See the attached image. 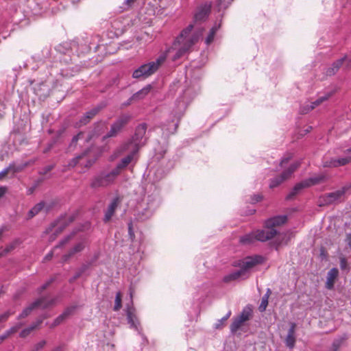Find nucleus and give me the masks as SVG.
<instances>
[{
    "label": "nucleus",
    "mask_w": 351,
    "mask_h": 351,
    "mask_svg": "<svg viewBox=\"0 0 351 351\" xmlns=\"http://www.w3.org/2000/svg\"><path fill=\"white\" fill-rule=\"evenodd\" d=\"M193 25L190 24L184 28L174 40L171 47L160 54L156 61L150 62L139 66L133 73L134 78H146L154 74L165 61L168 53L176 51L172 60L176 61L188 53L191 48L199 40V32H192Z\"/></svg>",
    "instance_id": "f257e3e1"
},
{
    "label": "nucleus",
    "mask_w": 351,
    "mask_h": 351,
    "mask_svg": "<svg viewBox=\"0 0 351 351\" xmlns=\"http://www.w3.org/2000/svg\"><path fill=\"white\" fill-rule=\"evenodd\" d=\"M293 156L291 154H288L287 156L284 157L280 163L281 168H286L279 178H275L271 180L269 184L270 188H274L278 186L285 180L289 179L292 173L300 167V162H294L291 165H288L289 160L292 158Z\"/></svg>",
    "instance_id": "f03ea898"
},
{
    "label": "nucleus",
    "mask_w": 351,
    "mask_h": 351,
    "mask_svg": "<svg viewBox=\"0 0 351 351\" xmlns=\"http://www.w3.org/2000/svg\"><path fill=\"white\" fill-rule=\"evenodd\" d=\"M327 176L324 173L315 175L308 179H306L295 185L292 191L287 195V199L292 198L303 189L324 182L327 180Z\"/></svg>",
    "instance_id": "7ed1b4c3"
},
{
    "label": "nucleus",
    "mask_w": 351,
    "mask_h": 351,
    "mask_svg": "<svg viewBox=\"0 0 351 351\" xmlns=\"http://www.w3.org/2000/svg\"><path fill=\"white\" fill-rule=\"evenodd\" d=\"M351 188L350 185L343 186L334 192L326 193L319 198L320 205L339 204L344 200L345 193Z\"/></svg>",
    "instance_id": "20e7f679"
},
{
    "label": "nucleus",
    "mask_w": 351,
    "mask_h": 351,
    "mask_svg": "<svg viewBox=\"0 0 351 351\" xmlns=\"http://www.w3.org/2000/svg\"><path fill=\"white\" fill-rule=\"evenodd\" d=\"M75 219L74 215H66L59 218L55 223L47 229L46 233L53 232L50 236L49 241H53L56 239L58 234L61 233L63 230Z\"/></svg>",
    "instance_id": "39448f33"
},
{
    "label": "nucleus",
    "mask_w": 351,
    "mask_h": 351,
    "mask_svg": "<svg viewBox=\"0 0 351 351\" xmlns=\"http://www.w3.org/2000/svg\"><path fill=\"white\" fill-rule=\"evenodd\" d=\"M117 176V172L114 170L108 173H101L94 178L90 186L93 188L107 186L114 182Z\"/></svg>",
    "instance_id": "423d86ee"
},
{
    "label": "nucleus",
    "mask_w": 351,
    "mask_h": 351,
    "mask_svg": "<svg viewBox=\"0 0 351 351\" xmlns=\"http://www.w3.org/2000/svg\"><path fill=\"white\" fill-rule=\"evenodd\" d=\"M131 119V116L129 114H123L120 116L116 121H114L111 127L109 132L104 136V139L115 137L122 130V129L128 124Z\"/></svg>",
    "instance_id": "0eeeda50"
},
{
    "label": "nucleus",
    "mask_w": 351,
    "mask_h": 351,
    "mask_svg": "<svg viewBox=\"0 0 351 351\" xmlns=\"http://www.w3.org/2000/svg\"><path fill=\"white\" fill-rule=\"evenodd\" d=\"M147 130V125L145 123H142L138 125L135 130L134 135L132 138V142H129L126 144H125L122 147L121 150L125 151L127 150L129 147V146L132 144V143H134V149H139L140 147L143 146L144 145V142L142 141L143 138L145 136V134L146 133Z\"/></svg>",
    "instance_id": "6e6552de"
},
{
    "label": "nucleus",
    "mask_w": 351,
    "mask_h": 351,
    "mask_svg": "<svg viewBox=\"0 0 351 351\" xmlns=\"http://www.w3.org/2000/svg\"><path fill=\"white\" fill-rule=\"evenodd\" d=\"M56 302V299H51L46 300L45 298H40L35 302H34L32 304H30L28 307L25 308L22 313L19 315L18 319H22L27 317L32 311L36 307H41L43 308H46L49 307L50 306L53 305Z\"/></svg>",
    "instance_id": "1a4fd4ad"
},
{
    "label": "nucleus",
    "mask_w": 351,
    "mask_h": 351,
    "mask_svg": "<svg viewBox=\"0 0 351 351\" xmlns=\"http://www.w3.org/2000/svg\"><path fill=\"white\" fill-rule=\"evenodd\" d=\"M265 258L262 256L256 255L254 256H247L242 261H240L237 266L245 270L247 275L248 271L258 264L264 262Z\"/></svg>",
    "instance_id": "9d476101"
},
{
    "label": "nucleus",
    "mask_w": 351,
    "mask_h": 351,
    "mask_svg": "<svg viewBox=\"0 0 351 351\" xmlns=\"http://www.w3.org/2000/svg\"><path fill=\"white\" fill-rule=\"evenodd\" d=\"M347 156L339 158H331L324 160L322 162L324 167H338L344 166L351 162V147L346 151Z\"/></svg>",
    "instance_id": "9b49d317"
},
{
    "label": "nucleus",
    "mask_w": 351,
    "mask_h": 351,
    "mask_svg": "<svg viewBox=\"0 0 351 351\" xmlns=\"http://www.w3.org/2000/svg\"><path fill=\"white\" fill-rule=\"evenodd\" d=\"M126 317L128 324L130 325V328L140 332L141 330V324L136 316V309L132 305L127 307Z\"/></svg>",
    "instance_id": "f8f14e48"
},
{
    "label": "nucleus",
    "mask_w": 351,
    "mask_h": 351,
    "mask_svg": "<svg viewBox=\"0 0 351 351\" xmlns=\"http://www.w3.org/2000/svg\"><path fill=\"white\" fill-rule=\"evenodd\" d=\"M256 241L265 242L271 239L277 234V231L275 229L257 230L254 231Z\"/></svg>",
    "instance_id": "ddd939ff"
},
{
    "label": "nucleus",
    "mask_w": 351,
    "mask_h": 351,
    "mask_svg": "<svg viewBox=\"0 0 351 351\" xmlns=\"http://www.w3.org/2000/svg\"><path fill=\"white\" fill-rule=\"evenodd\" d=\"M287 216L278 215L268 219L265 222V228L267 229H274L275 227L281 226L287 221Z\"/></svg>",
    "instance_id": "4468645a"
},
{
    "label": "nucleus",
    "mask_w": 351,
    "mask_h": 351,
    "mask_svg": "<svg viewBox=\"0 0 351 351\" xmlns=\"http://www.w3.org/2000/svg\"><path fill=\"white\" fill-rule=\"evenodd\" d=\"M211 9L210 3H205L198 8V10L195 14L194 19L195 21H205L210 12Z\"/></svg>",
    "instance_id": "2eb2a0df"
},
{
    "label": "nucleus",
    "mask_w": 351,
    "mask_h": 351,
    "mask_svg": "<svg viewBox=\"0 0 351 351\" xmlns=\"http://www.w3.org/2000/svg\"><path fill=\"white\" fill-rule=\"evenodd\" d=\"M120 202L121 199L119 197H116L112 200L105 212L104 217V222H108L111 219Z\"/></svg>",
    "instance_id": "dca6fc26"
},
{
    "label": "nucleus",
    "mask_w": 351,
    "mask_h": 351,
    "mask_svg": "<svg viewBox=\"0 0 351 351\" xmlns=\"http://www.w3.org/2000/svg\"><path fill=\"white\" fill-rule=\"evenodd\" d=\"M137 152L138 148L134 149L130 154H128L127 156L121 159V162L117 165V167L113 170L114 171H117V174L119 175L121 172V170L125 168L132 162L135 154Z\"/></svg>",
    "instance_id": "f3484780"
},
{
    "label": "nucleus",
    "mask_w": 351,
    "mask_h": 351,
    "mask_svg": "<svg viewBox=\"0 0 351 351\" xmlns=\"http://www.w3.org/2000/svg\"><path fill=\"white\" fill-rule=\"evenodd\" d=\"M101 108V107L97 106L86 112L80 119L79 123H77L78 126L87 124L100 111Z\"/></svg>",
    "instance_id": "a211bd4d"
},
{
    "label": "nucleus",
    "mask_w": 351,
    "mask_h": 351,
    "mask_svg": "<svg viewBox=\"0 0 351 351\" xmlns=\"http://www.w3.org/2000/svg\"><path fill=\"white\" fill-rule=\"evenodd\" d=\"M296 324L295 323H291V326L288 330V334L285 339L286 346L290 348L293 349L295 346V330Z\"/></svg>",
    "instance_id": "6ab92c4d"
},
{
    "label": "nucleus",
    "mask_w": 351,
    "mask_h": 351,
    "mask_svg": "<svg viewBox=\"0 0 351 351\" xmlns=\"http://www.w3.org/2000/svg\"><path fill=\"white\" fill-rule=\"evenodd\" d=\"M75 309V306H70L66 308L62 314H60L58 317L55 319L51 326L54 327L60 324L62 322H64L66 318H68L71 315H72L74 313Z\"/></svg>",
    "instance_id": "aec40b11"
},
{
    "label": "nucleus",
    "mask_w": 351,
    "mask_h": 351,
    "mask_svg": "<svg viewBox=\"0 0 351 351\" xmlns=\"http://www.w3.org/2000/svg\"><path fill=\"white\" fill-rule=\"evenodd\" d=\"M248 275L245 273V270L242 269L241 267L239 270L232 272L223 277V282H229L232 280L239 279L241 278H247Z\"/></svg>",
    "instance_id": "412c9836"
},
{
    "label": "nucleus",
    "mask_w": 351,
    "mask_h": 351,
    "mask_svg": "<svg viewBox=\"0 0 351 351\" xmlns=\"http://www.w3.org/2000/svg\"><path fill=\"white\" fill-rule=\"evenodd\" d=\"M339 274V271L337 268H332L328 272L327 279L326 282V287L328 289H332L334 287V284L336 278H337Z\"/></svg>",
    "instance_id": "4be33fe9"
},
{
    "label": "nucleus",
    "mask_w": 351,
    "mask_h": 351,
    "mask_svg": "<svg viewBox=\"0 0 351 351\" xmlns=\"http://www.w3.org/2000/svg\"><path fill=\"white\" fill-rule=\"evenodd\" d=\"M85 247L84 242L82 241L73 246L69 252L62 256V261L64 262L67 261L70 258L74 256L75 254L82 252Z\"/></svg>",
    "instance_id": "5701e85b"
},
{
    "label": "nucleus",
    "mask_w": 351,
    "mask_h": 351,
    "mask_svg": "<svg viewBox=\"0 0 351 351\" xmlns=\"http://www.w3.org/2000/svg\"><path fill=\"white\" fill-rule=\"evenodd\" d=\"M346 59V56H344L343 58H341L337 61L334 62L331 66L328 67L326 71V74L327 75H334L340 69V67L342 66L343 62Z\"/></svg>",
    "instance_id": "b1692460"
},
{
    "label": "nucleus",
    "mask_w": 351,
    "mask_h": 351,
    "mask_svg": "<svg viewBox=\"0 0 351 351\" xmlns=\"http://www.w3.org/2000/svg\"><path fill=\"white\" fill-rule=\"evenodd\" d=\"M84 134H85L84 132H81L76 136H73L70 144V147L75 145L79 140H82L84 142L88 143L94 136L93 134H88L87 136H84Z\"/></svg>",
    "instance_id": "393cba45"
},
{
    "label": "nucleus",
    "mask_w": 351,
    "mask_h": 351,
    "mask_svg": "<svg viewBox=\"0 0 351 351\" xmlns=\"http://www.w3.org/2000/svg\"><path fill=\"white\" fill-rule=\"evenodd\" d=\"M152 87L150 84H148L143 87L142 89L134 94L130 98L131 100L134 99H141L144 98L152 90Z\"/></svg>",
    "instance_id": "a878e982"
},
{
    "label": "nucleus",
    "mask_w": 351,
    "mask_h": 351,
    "mask_svg": "<svg viewBox=\"0 0 351 351\" xmlns=\"http://www.w3.org/2000/svg\"><path fill=\"white\" fill-rule=\"evenodd\" d=\"M256 241L254 231L242 236L239 239V242L243 245H250Z\"/></svg>",
    "instance_id": "bb28decb"
},
{
    "label": "nucleus",
    "mask_w": 351,
    "mask_h": 351,
    "mask_svg": "<svg viewBox=\"0 0 351 351\" xmlns=\"http://www.w3.org/2000/svg\"><path fill=\"white\" fill-rule=\"evenodd\" d=\"M252 314V308L250 305L245 306L239 316H238L244 322L249 320Z\"/></svg>",
    "instance_id": "cd10ccee"
},
{
    "label": "nucleus",
    "mask_w": 351,
    "mask_h": 351,
    "mask_svg": "<svg viewBox=\"0 0 351 351\" xmlns=\"http://www.w3.org/2000/svg\"><path fill=\"white\" fill-rule=\"evenodd\" d=\"M331 97V93H327L324 96L320 97L315 101L312 102L308 108V110L314 109L315 107L319 106L324 101L328 100Z\"/></svg>",
    "instance_id": "c85d7f7f"
},
{
    "label": "nucleus",
    "mask_w": 351,
    "mask_h": 351,
    "mask_svg": "<svg viewBox=\"0 0 351 351\" xmlns=\"http://www.w3.org/2000/svg\"><path fill=\"white\" fill-rule=\"evenodd\" d=\"M44 202H40L36 204L28 213V217L32 218L35 215H36L43 208H44Z\"/></svg>",
    "instance_id": "c756f323"
},
{
    "label": "nucleus",
    "mask_w": 351,
    "mask_h": 351,
    "mask_svg": "<svg viewBox=\"0 0 351 351\" xmlns=\"http://www.w3.org/2000/svg\"><path fill=\"white\" fill-rule=\"evenodd\" d=\"M71 236H68L66 238H64V239H62L60 242V243L53 248V250L52 251H51L49 253H48L45 256V259L47 261L50 260L53 256L54 250L58 247H61L64 246L66 243H67L69 242V241L71 239Z\"/></svg>",
    "instance_id": "7c9ffc66"
},
{
    "label": "nucleus",
    "mask_w": 351,
    "mask_h": 351,
    "mask_svg": "<svg viewBox=\"0 0 351 351\" xmlns=\"http://www.w3.org/2000/svg\"><path fill=\"white\" fill-rule=\"evenodd\" d=\"M41 322L42 320L38 321L37 322V323L21 330V332L19 334L20 337L25 338L27 337L37 326H38L41 324Z\"/></svg>",
    "instance_id": "2f4dec72"
},
{
    "label": "nucleus",
    "mask_w": 351,
    "mask_h": 351,
    "mask_svg": "<svg viewBox=\"0 0 351 351\" xmlns=\"http://www.w3.org/2000/svg\"><path fill=\"white\" fill-rule=\"evenodd\" d=\"M90 150L87 149L85 152H84L82 154L77 156L74 158H73L71 162L69 163V166L73 167H75L77 163L80 162L81 160L86 158L89 153Z\"/></svg>",
    "instance_id": "473e14b6"
},
{
    "label": "nucleus",
    "mask_w": 351,
    "mask_h": 351,
    "mask_svg": "<svg viewBox=\"0 0 351 351\" xmlns=\"http://www.w3.org/2000/svg\"><path fill=\"white\" fill-rule=\"evenodd\" d=\"M243 323L244 322L242 319H241L239 317L234 318L232 323L230 325L231 332H236L240 328V327L242 326Z\"/></svg>",
    "instance_id": "72a5a7b5"
},
{
    "label": "nucleus",
    "mask_w": 351,
    "mask_h": 351,
    "mask_svg": "<svg viewBox=\"0 0 351 351\" xmlns=\"http://www.w3.org/2000/svg\"><path fill=\"white\" fill-rule=\"evenodd\" d=\"M269 293H270V290L268 289L267 293L262 298L261 303L259 306V310L261 312L265 311L267 306Z\"/></svg>",
    "instance_id": "f704fd0d"
},
{
    "label": "nucleus",
    "mask_w": 351,
    "mask_h": 351,
    "mask_svg": "<svg viewBox=\"0 0 351 351\" xmlns=\"http://www.w3.org/2000/svg\"><path fill=\"white\" fill-rule=\"evenodd\" d=\"M121 292H117L116 293L115 300H114V311H117L120 310L121 308Z\"/></svg>",
    "instance_id": "c9c22d12"
},
{
    "label": "nucleus",
    "mask_w": 351,
    "mask_h": 351,
    "mask_svg": "<svg viewBox=\"0 0 351 351\" xmlns=\"http://www.w3.org/2000/svg\"><path fill=\"white\" fill-rule=\"evenodd\" d=\"M23 326V324L19 323L16 325L11 327L10 329L7 330L5 332L6 334H8V336L10 337V335L16 333Z\"/></svg>",
    "instance_id": "e433bc0d"
},
{
    "label": "nucleus",
    "mask_w": 351,
    "mask_h": 351,
    "mask_svg": "<svg viewBox=\"0 0 351 351\" xmlns=\"http://www.w3.org/2000/svg\"><path fill=\"white\" fill-rule=\"evenodd\" d=\"M216 33L217 32H215L213 29H210L209 33H208L207 37L205 39V43H206V44L207 45H209L210 43H213V41L214 40V38H215Z\"/></svg>",
    "instance_id": "4c0bfd02"
},
{
    "label": "nucleus",
    "mask_w": 351,
    "mask_h": 351,
    "mask_svg": "<svg viewBox=\"0 0 351 351\" xmlns=\"http://www.w3.org/2000/svg\"><path fill=\"white\" fill-rule=\"evenodd\" d=\"M233 0H218L217 5L219 9H225L226 8L232 1Z\"/></svg>",
    "instance_id": "58836bf2"
},
{
    "label": "nucleus",
    "mask_w": 351,
    "mask_h": 351,
    "mask_svg": "<svg viewBox=\"0 0 351 351\" xmlns=\"http://www.w3.org/2000/svg\"><path fill=\"white\" fill-rule=\"evenodd\" d=\"M46 344V341L42 340L40 342L37 343L33 348L32 351H38L44 348Z\"/></svg>",
    "instance_id": "ea45409f"
},
{
    "label": "nucleus",
    "mask_w": 351,
    "mask_h": 351,
    "mask_svg": "<svg viewBox=\"0 0 351 351\" xmlns=\"http://www.w3.org/2000/svg\"><path fill=\"white\" fill-rule=\"evenodd\" d=\"M11 315L12 313H10V311H7L0 315V323L5 322Z\"/></svg>",
    "instance_id": "a19ab883"
},
{
    "label": "nucleus",
    "mask_w": 351,
    "mask_h": 351,
    "mask_svg": "<svg viewBox=\"0 0 351 351\" xmlns=\"http://www.w3.org/2000/svg\"><path fill=\"white\" fill-rule=\"evenodd\" d=\"M221 23H222L221 19H220L218 21L215 22L213 26L211 27V29H213V31L217 32L220 29V27L221 26Z\"/></svg>",
    "instance_id": "79ce46f5"
},
{
    "label": "nucleus",
    "mask_w": 351,
    "mask_h": 351,
    "mask_svg": "<svg viewBox=\"0 0 351 351\" xmlns=\"http://www.w3.org/2000/svg\"><path fill=\"white\" fill-rule=\"evenodd\" d=\"M225 320H223V317L221 319H219L217 323L215 324V326L214 328L215 329H221L223 326H224V323H225Z\"/></svg>",
    "instance_id": "37998d69"
},
{
    "label": "nucleus",
    "mask_w": 351,
    "mask_h": 351,
    "mask_svg": "<svg viewBox=\"0 0 351 351\" xmlns=\"http://www.w3.org/2000/svg\"><path fill=\"white\" fill-rule=\"evenodd\" d=\"M53 167H54V165H47L42 169V171H40V173L46 174L48 172H49L50 171H51L53 169Z\"/></svg>",
    "instance_id": "c03bdc74"
},
{
    "label": "nucleus",
    "mask_w": 351,
    "mask_h": 351,
    "mask_svg": "<svg viewBox=\"0 0 351 351\" xmlns=\"http://www.w3.org/2000/svg\"><path fill=\"white\" fill-rule=\"evenodd\" d=\"M9 170L10 167H7L0 172V180L8 175Z\"/></svg>",
    "instance_id": "a18cd8bd"
},
{
    "label": "nucleus",
    "mask_w": 351,
    "mask_h": 351,
    "mask_svg": "<svg viewBox=\"0 0 351 351\" xmlns=\"http://www.w3.org/2000/svg\"><path fill=\"white\" fill-rule=\"evenodd\" d=\"M263 197L261 195H254L252 197V202L253 203L258 202L262 199Z\"/></svg>",
    "instance_id": "49530a36"
},
{
    "label": "nucleus",
    "mask_w": 351,
    "mask_h": 351,
    "mask_svg": "<svg viewBox=\"0 0 351 351\" xmlns=\"http://www.w3.org/2000/svg\"><path fill=\"white\" fill-rule=\"evenodd\" d=\"M347 261L345 258H341L340 259V267L342 269H344L346 267Z\"/></svg>",
    "instance_id": "de8ad7c7"
},
{
    "label": "nucleus",
    "mask_w": 351,
    "mask_h": 351,
    "mask_svg": "<svg viewBox=\"0 0 351 351\" xmlns=\"http://www.w3.org/2000/svg\"><path fill=\"white\" fill-rule=\"evenodd\" d=\"M52 282V280H49V281H47L46 283H45L43 285H42L39 289V292H41L43 291V290H45L49 285L50 283Z\"/></svg>",
    "instance_id": "09e8293b"
},
{
    "label": "nucleus",
    "mask_w": 351,
    "mask_h": 351,
    "mask_svg": "<svg viewBox=\"0 0 351 351\" xmlns=\"http://www.w3.org/2000/svg\"><path fill=\"white\" fill-rule=\"evenodd\" d=\"M346 241L349 247L351 248V233H348L346 234Z\"/></svg>",
    "instance_id": "8fccbe9b"
},
{
    "label": "nucleus",
    "mask_w": 351,
    "mask_h": 351,
    "mask_svg": "<svg viewBox=\"0 0 351 351\" xmlns=\"http://www.w3.org/2000/svg\"><path fill=\"white\" fill-rule=\"evenodd\" d=\"M88 268V265H83L80 269L79 270L77 271L79 273H81V275L85 272Z\"/></svg>",
    "instance_id": "3c124183"
},
{
    "label": "nucleus",
    "mask_w": 351,
    "mask_h": 351,
    "mask_svg": "<svg viewBox=\"0 0 351 351\" xmlns=\"http://www.w3.org/2000/svg\"><path fill=\"white\" fill-rule=\"evenodd\" d=\"M186 107V102L185 101H179V108L180 110H183Z\"/></svg>",
    "instance_id": "603ef678"
},
{
    "label": "nucleus",
    "mask_w": 351,
    "mask_h": 351,
    "mask_svg": "<svg viewBox=\"0 0 351 351\" xmlns=\"http://www.w3.org/2000/svg\"><path fill=\"white\" fill-rule=\"evenodd\" d=\"M128 233H129V234L130 235L131 237H134V232H133L132 223H130L128 224Z\"/></svg>",
    "instance_id": "864d4df0"
},
{
    "label": "nucleus",
    "mask_w": 351,
    "mask_h": 351,
    "mask_svg": "<svg viewBox=\"0 0 351 351\" xmlns=\"http://www.w3.org/2000/svg\"><path fill=\"white\" fill-rule=\"evenodd\" d=\"M81 276V273H79L78 271L76 272V274L69 280L70 282H74L75 280H77L78 278Z\"/></svg>",
    "instance_id": "5fc2aeb1"
},
{
    "label": "nucleus",
    "mask_w": 351,
    "mask_h": 351,
    "mask_svg": "<svg viewBox=\"0 0 351 351\" xmlns=\"http://www.w3.org/2000/svg\"><path fill=\"white\" fill-rule=\"evenodd\" d=\"M9 337L8 336V334L4 332L2 335H0V344L7 338Z\"/></svg>",
    "instance_id": "6e6d98bb"
},
{
    "label": "nucleus",
    "mask_w": 351,
    "mask_h": 351,
    "mask_svg": "<svg viewBox=\"0 0 351 351\" xmlns=\"http://www.w3.org/2000/svg\"><path fill=\"white\" fill-rule=\"evenodd\" d=\"M6 187L1 186L0 187V198L6 192Z\"/></svg>",
    "instance_id": "4d7b16f0"
},
{
    "label": "nucleus",
    "mask_w": 351,
    "mask_h": 351,
    "mask_svg": "<svg viewBox=\"0 0 351 351\" xmlns=\"http://www.w3.org/2000/svg\"><path fill=\"white\" fill-rule=\"evenodd\" d=\"M232 313L229 311L227 314L223 317V320L226 321L231 315Z\"/></svg>",
    "instance_id": "13d9d810"
},
{
    "label": "nucleus",
    "mask_w": 351,
    "mask_h": 351,
    "mask_svg": "<svg viewBox=\"0 0 351 351\" xmlns=\"http://www.w3.org/2000/svg\"><path fill=\"white\" fill-rule=\"evenodd\" d=\"M136 0H125V3L128 5H130L131 4H132L133 3H134Z\"/></svg>",
    "instance_id": "bf43d9fd"
},
{
    "label": "nucleus",
    "mask_w": 351,
    "mask_h": 351,
    "mask_svg": "<svg viewBox=\"0 0 351 351\" xmlns=\"http://www.w3.org/2000/svg\"><path fill=\"white\" fill-rule=\"evenodd\" d=\"M93 161H90V160H88L87 161V163H86V164H85L84 165H85L86 167H90V166H91V165H92V164H93Z\"/></svg>",
    "instance_id": "052dcab7"
},
{
    "label": "nucleus",
    "mask_w": 351,
    "mask_h": 351,
    "mask_svg": "<svg viewBox=\"0 0 351 351\" xmlns=\"http://www.w3.org/2000/svg\"><path fill=\"white\" fill-rule=\"evenodd\" d=\"M289 239H290V238L289 237V238H288V239H287L285 242L281 241V242H280V243H278V245H281V244H282V243L287 244V243H288V241H289Z\"/></svg>",
    "instance_id": "680f3d73"
},
{
    "label": "nucleus",
    "mask_w": 351,
    "mask_h": 351,
    "mask_svg": "<svg viewBox=\"0 0 351 351\" xmlns=\"http://www.w3.org/2000/svg\"><path fill=\"white\" fill-rule=\"evenodd\" d=\"M287 237V234H280V235H279V237H282V239H284V238H285V237Z\"/></svg>",
    "instance_id": "e2e57ef3"
},
{
    "label": "nucleus",
    "mask_w": 351,
    "mask_h": 351,
    "mask_svg": "<svg viewBox=\"0 0 351 351\" xmlns=\"http://www.w3.org/2000/svg\"><path fill=\"white\" fill-rule=\"evenodd\" d=\"M178 123L175 124V130H176V129H177V128H178Z\"/></svg>",
    "instance_id": "0e129e2a"
},
{
    "label": "nucleus",
    "mask_w": 351,
    "mask_h": 351,
    "mask_svg": "<svg viewBox=\"0 0 351 351\" xmlns=\"http://www.w3.org/2000/svg\"><path fill=\"white\" fill-rule=\"evenodd\" d=\"M130 298H131V300L132 299V293H130Z\"/></svg>",
    "instance_id": "69168bd1"
}]
</instances>
